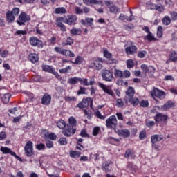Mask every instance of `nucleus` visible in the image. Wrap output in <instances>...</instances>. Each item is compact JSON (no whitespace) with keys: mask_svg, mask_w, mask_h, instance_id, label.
<instances>
[{"mask_svg":"<svg viewBox=\"0 0 177 177\" xmlns=\"http://www.w3.org/2000/svg\"><path fill=\"white\" fill-rule=\"evenodd\" d=\"M55 13L56 15H66L67 10L64 7H59L55 9Z\"/></svg>","mask_w":177,"mask_h":177,"instance_id":"473e14b6","label":"nucleus"},{"mask_svg":"<svg viewBox=\"0 0 177 177\" xmlns=\"http://www.w3.org/2000/svg\"><path fill=\"white\" fill-rule=\"evenodd\" d=\"M69 155L71 158H79V157H81V152L79 151H70Z\"/></svg>","mask_w":177,"mask_h":177,"instance_id":"72a5a7b5","label":"nucleus"},{"mask_svg":"<svg viewBox=\"0 0 177 177\" xmlns=\"http://www.w3.org/2000/svg\"><path fill=\"white\" fill-rule=\"evenodd\" d=\"M99 132H100V127H95L93 130V136H97V135H99Z\"/></svg>","mask_w":177,"mask_h":177,"instance_id":"052dcab7","label":"nucleus"},{"mask_svg":"<svg viewBox=\"0 0 177 177\" xmlns=\"http://www.w3.org/2000/svg\"><path fill=\"white\" fill-rule=\"evenodd\" d=\"M77 95H86V88L85 87L80 86L77 91Z\"/></svg>","mask_w":177,"mask_h":177,"instance_id":"6e6d98bb","label":"nucleus"},{"mask_svg":"<svg viewBox=\"0 0 177 177\" xmlns=\"http://www.w3.org/2000/svg\"><path fill=\"white\" fill-rule=\"evenodd\" d=\"M145 125L148 128H151L152 127H154V125H156V122L154 121L148 120L146 122Z\"/></svg>","mask_w":177,"mask_h":177,"instance_id":"0e129e2a","label":"nucleus"},{"mask_svg":"<svg viewBox=\"0 0 177 177\" xmlns=\"http://www.w3.org/2000/svg\"><path fill=\"white\" fill-rule=\"evenodd\" d=\"M93 64L95 66V70L100 71L102 70V68H103V64L99 62V61H95L93 62Z\"/></svg>","mask_w":177,"mask_h":177,"instance_id":"09e8293b","label":"nucleus"},{"mask_svg":"<svg viewBox=\"0 0 177 177\" xmlns=\"http://www.w3.org/2000/svg\"><path fill=\"white\" fill-rule=\"evenodd\" d=\"M114 75L115 78H122L124 77L123 73L120 69L115 68Z\"/></svg>","mask_w":177,"mask_h":177,"instance_id":"4c0bfd02","label":"nucleus"},{"mask_svg":"<svg viewBox=\"0 0 177 177\" xmlns=\"http://www.w3.org/2000/svg\"><path fill=\"white\" fill-rule=\"evenodd\" d=\"M89 106L91 109H93V100L91 97H87L86 99H83L80 102H79L76 107L82 110L89 107Z\"/></svg>","mask_w":177,"mask_h":177,"instance_id":"20e7f679","label":"nucleus"},{"mask_svg":"<svg viewBox=\"0 0 177 177\" xmlns=\"http://www.w3.org/2000/svg\"><path fill=\"white\" fill-rule=\"evenodd\" d=\"M58 143L60 146H66L68 143V140H67V138L62 137L59 139Z\"/></svg>","mask_w":177,"mask_h":177,"instance_id":"a19ab883","label":"nucleus"},{"mask_svg":"<svg viewBox=\"0 0 177 177\" xmlns=\"http://www.w3.org/2000/svg\"><path fill=\"white\" fill-rule=\"evenodd\" d=\"M145 138H146V130H142L140 131L139 134V139H140V140H143V139H145Z\"/></svg>","mask_w":177,"mask_h":177,"instance_id":"69168bd1","label":"nucleus"},{"mask_svg":"<svg viewBox=\"0 0 177 177\" xmlns=\"http://www.w3.org/2000/svg\"><path fill=\"white\" fill-rule=\"evenodd\" d=\"M104 57H106L108 60V64H117L118 60L113 58V54L109 52V50L104 49L103 51Z\"/></svg>","mask_w":177,"mask_h":177,"instance_id":"1a4fd4ad","label":"nucleus"},{"mask_svg":"<svg viewBox=\"0 0 177 177\" xmlns=\"http://www.w3.org/2000/svg\"><path fill=\"white\" fill-rule=\"evenodd\" d=\"M154 120L156 124H167L168 121V115H164L161 113H158L156 114Z\"/></svg>","mask_w":177,"mask_h":177,"instance_id":"9d476101","label":"nucleus"},{"mask_svg":"<svg viewBox=\"0 0 177 177\" xmlns=\"http://www.w3.org/2000/svg\"><path fill=\"white\" fill-rule=\"evenodd\" d=\"M162 139H164V137L162 136V135L155 134L153 136H151V142L152 143V147H155V149H157L158 147L156 146V143H157V142H161Z\"/></svg>","mask_w":177,"mask_h":177,"instance_id":"f3484780","label":"nucleus"},{"mask_svg":"<svg viewBox=\"0 0 177 177\" xmlns=\"http://www.w3.org/2000/svg\"><path fill=\"white\" fill-rule=\"evenodd\" d=\"M68 122V124H67L66 127L62 131V133L66 136V138H70V136H73L77 131V120L74 116H71Z\"/></svg>","mask_w":177,"mask_h":177,"instance_id":"f257e3e1","label":"nucleus"},{"mask_svg":"<svg viewBox=\"0 0 177 177\" xmlns=\"http://www.w3.org/2000/svg\"><path fill=\"white\" fill-rule=\"evenodd\" d=\"M175 106V103L171 100H168L164 105L161 106V110L167 111L169 109H172Z\"/></svg>","mask_w":177,"mask_h":177,"instance_id":"5701e85b","label":"nucleus"},{"mask_svg":"<svg viewBox=\"0 0 177 177\" xmlns=\"http://www.w3.org/2000/svg\"><path fill=\"white\" fill-rule=\"evenodd\" d=\"M82 62H84V58H82V57L81 56H77L75 61H71V63L72 64H77L78 66L81 65Z\"/></svg>","mask_w":177,"mask_h":177,"instance_id":"c9c22d12","label":"nucleus"},{"mask_svg":"<svg viewBox=\"0 0 177 177\" xmlns=\"http://www.w3.org/2000/svg\"><path fill=\"white\" fill-rule=\"evenodd\" d=\"M57 27H59V28H60V31H62V32H66V31H67V28H66V25L64 24L62 22H58L57 24Z\"/></svg>","mask_w":177,"mask_h":177,"instance_id":"37998d69","label":"nucleus"},{"mask_svg":"<svg viewBox=\"0 0 177 177\" xmlns=\"http://www.w3.org/2000/svg\"><path fill=\"white\" fill-rule=\"evenodd\" d=\"M9 176L10 177H24V175L23 174V172L18 171V172H17L16 176H15V175H13L12 174H10Z\"/></svg>","mask_w":177,"mask_h":177,"instance_id":"774afa93","label":"nucleus"},{"mask_svg":"<svg viewBox=\"0 0 177 177\" xmlns=\"http://www.w3.org/2000/svg\"><path fill=\"white\" fill-rule=\"evenodd\" d=\"M118 133L119 136H123V138H129L131 136V131L129 129L118 130Z\"/></svg>","mask_w":177,"mask_h":177,"instance_id":"393cba45","label":"nucleus"},{"mask_svg":"<svg viewBox=\"0 0 177 177\" xmlns=\"http://www.w3.org/2000/svg\"><path fill=\"white\" fill-rule=\"evenodd\" d=\"M123 106H124V100H122V98H118L116 100V106L119 109H121Z\"/></svg>","mask_w":177,"mask_h":177,"instance_id":"de8ad7c7","label":"nucleus"},{"mask_svg":"<svg viewBox=\"0 0 177 177\" xmlns=\"http://www.w3.org/2000/svg\"><path fill=\"white\" fill-rule=\"evenodd\" d=\"M29 42L32 46H37V48H39V49H42L44 48V44L42 43V41L39 40L38 37H30Z\"/></svg>","mask_w":177,"mask_h":177,"instance_id":"9b49d317","label":"nucleus"},{"mask_svg":"<svg viewBox=\"0 0 177 177\" xmlns=\"http://www.w3.org/2000/svg\"><path fill=\"white\" fill-rule=\"evenodd\" d=\"M170 16L172 21H176L177 20V12L172 11L170 12Z\"/></svg>","mask_w":177,"mask_h":177,"instance_id":"680f3d73","label":"nucleus"},{"mask_svg":"<svg viewBox=\"0 0 177 177\" xmlns=\"http://www.w3.org/2000/svg\"><path fill=\"white\" fill-rule=\"evenodd\" d=\"M2 102L4 103V104H8L10 100V94L6 93L3 95V96L1 98Z\"/></svg>","mask_w":177,"mask_h":177,"instance_id":"e433bc0d","label":"nucleus"},{"mask_svg":"<svg viewBox=\"0 0 177 177\" xmlns=\"http://www.w3.org/2000/svg\"><path fill=\"white\" fill-rule=\"evenodd\" d=\"M119 20H127V21H132V17H127L124 14H120L119 16Z\"/></svg>","mask_w":177,"mask_h":177,"instance_id":"a18cd8bd","label":"nucleus"},{"mask_svg":"<svg viewBox=\"0 0 177 177\" xmlns=\"http://www.w3.org/2000/svg\"><path fill=\"white\" fill-rule=\"evenodd\" d=\"M45 142H46V147H47V149H52L53 148V141L50 140H48V139H44Z\"/></svg>","mask_w":177,"mask_h":177,"instance_id":"49530a36","label":"nucleus"},{"mask_svg":"<svg viewBox=\"0 0 177 177\" xmlns=\"http://www.w3.org/2000/svg\"><path fill=\"white\" fill-rule=\"evenodd\" d=\"M68 70H71V66H68L64 68L59 69V73H60V74H66V73H68Z\"/></svg>","mask_w":177,"mask_h":177,"instance_id":"bf43d9fd","label":"nucleus"},{"mask_svg":"<svg viewBox=\"0 0 177 177\" xmlns=\"http://www.w3.org/2000/svg\"><path fill=\"white\" fill-rule=\"evenodd\" d=\"M86 24H88L89 27L93 26V18L85 17Z\"/></svg>","mask_w":177,"mask_h":177,"instance_id":"13d9d810","label":"nucleus"},{"mask_svg":"<svg viewBox=\"0 0 177 177\" xmlns=\"http://www.w3.org/2000/svg\"><path fill=\"white\" fill-rule=\"evenodd\" d=\"M108 142L110 143V145H113V146H119L120 139L115 138L113 137H109L108 138Z\"/></svg>","mask_w":177,"mask_h":177,"instance_id":"c85d7f7f","label":"nucleus"},{"mask_svg":"<svg viewBox=\"0 0 177 177\" xmlns=\"http://www.w3.org/2000/svg\"><path fill=\"white\" fill-rule=\"evenodd\" d=\"M124 28L126 31H131V30H133V28H135V25H133V24H128L124 25Z\"/></svg>","mask_w":177,"mask_h":177,"instance_id":"8fccbe9b","label":"nucleus"},{"mask_svg":"<svg viewBox=\"0 0 177 177\" xmlns=\"http://www.w3.org/2000/svg\"><path fill=\"white\" fill-rule=\"evenodd\" d=\"M118 125V121L115 115H111L106 120V127L109 129H115Z\"/></svg>","mask_w":177,"mask_h":177,"instance_id":"423d86ee","label":"nucleus"},{"mask_svg":"<svg viewBox=\"0 0 177 177\" xmlns=\"http://www.w3.org/2000/svg\"><path fill=\"white\" fill-rule=\"evenodd\" d=\"M143 39L145 41H149V42H151L152 41H158V39L154 37V35H153L151 32H149V33L144 36Z\"/></svg>","mask_w":177,"mask_h":177,"instance_id":"a878e982","label":"nucleus"},{"mask_svg":"<svg viewBox=\"0 0 177 177\" xmlns=\"http://www.w3.org/2000/svg\"><path fill=\"white\" fill-rule=\"evenodd\" d=\"M141 69L143 71L145 74H147V73H149V67L146 64H142Z\"/></svg>","mask_w":177,"mask_h":177,"instance_id":"338daca9","label":"nucleus"},{"mask_svg":"<svg viewBox=\"0 0 177 177\" xmlns=\"http://www.w3.org/2000/svg\"><path fill=\"white\" fill-rule=\"evenodd\" d=\"M54 50L59 53V55H62L65 57L70 58V57H75V54L73 53V51L70 50L69 49H64L62 47L56 46L54 48Z\"/></svg>","mask_w":177,"mask_h":177,"instance_id":"7ed1b4c3","label":"nucleus"},{"mask_svg":"<svg viewBox=\"0 0 177 177\" xmlns=\"http://www.w3.org/2000/svg\"><path fill=\"white\" fill-rule=\"evenodd\" d=\"M127 47L125 48L124 50L127 55H135L138 52V47L135 46L133 42L129 41Z\"/></svg>","mask_w":177,"mask_h":177,"instance_id":"ddd939ff","label":"nucleus"},{"mask_svg":"<svg viewBox=\"0 0 177 177\" xmlns=\"http://www.w3.org/2000/svg\"><path fill=\"white\" fill-rule=\"evenodd\" d=\"M41 67L43 71H45L46 73H50V74H52V73H53L55 70V68H53V66L49 65H42Z\"/></svg>","mask_w":177,"mask_h":177,"instance_id":"2f4dec72","label":"nucleus"},{"mask_svg":"<svg viewBox=\"0 0 177 177\" xmlns=\"http://www.w3.org/2000/svg\"><path fill=\"white\" fill-rule=\"evenodd\" d=\"M102 169L105 172H110L111 171V167H110V162L105 161L102 164Z\"/></svg>","mask_w":177,"mask_h":177,"instance_id":"cd10ccee","label":"nucleus"},{"mask_svg":"<svg viewBox=\"0 0 177 177\" xmlns=\"http://www.w3.org/2000/svg\"><path fill=\"white\" fill-rule=\"evenodd\" d=\"M79 82L81 85L84 86H89V83L88 82V79L79 77Z\"/></svg>","mask_w":177,"mask_h":177,"instance_id":"c03bdc74","label":"nucleus"},{"mask_svg":"<svg viewBox=\"0 0 177 177\" xmlns=\"http://www.w3.org/2000/svg\"><path fill=\"white\" fill-rule=\"evenodd\" d=\"M136 152L132 149H128L126 150L124 157V158H131V160H135L136 158Z\"/></svg>","mask_w":177,"mask_h":177,"instance_id":"6ab92c4d","label":"nucleus"},{"mask_svg":"<svg viewBox=\"0 0 177 177\" xmlns=\"http://www.w3.org/2000/svg\"><path fill=\"white\" fill-rule=\"evenodd\" d=\"M20 14V8L15 7L12 10H8L6 13V19L8 23H13L16 17Z\"/></svg>","mask_w":177,"mask_h":177,"instance_id":"f03ea898","label":"nucleus"},{"mask_svg":"<svg viewBox=\"0 0 177 177\" xmlns=\"http://www.w3.org/2000/svg\"><path fill=\"white\" fill-rule=\"evenodd\" d=\"M28 59L30 62H31V63H32L33 64H35V63H38V62L39 61V57L36 53H30L28 55Z\"/></svg>","mask_w":177,"mask_h":177,"instance_id":"b1692460","label":"nucleus"},{"mask_svg":"<svg viewBox=\"0 0 177 177\" xmlns=\"http://www.w3.org/2000/svg\"><path fill=\"white\" fill-rule=\"evenodd\" d=\"M124 102L125 104H128V103H130L133 105V107H135V106H138V104H139L140 103L139 98L133 97H131L130 98H128V97H124Z\"/></svg>","mask_w":177,"mask_h":177,"instance_id":"2eb2a0df","label":"nucleus"},{"mask_svg":"<svg viewBox=\"0 0 177 177\" xmlns=\"http://www.w3.org/2000/svg\"><path fill=\"white\" fill-rule=\"evenodd\" d=\"M147 55V52L146 50L138 51L137 56L139 59H143V57H146Z\"/></svg>","mask_w":177,"mask_h":177,"instance_id":"864d4df0","label":"nucleus"},{"mask_svg":"<svg viewBox=\"0 0 177 177\" xmlns=\"http://www.w3.org/2000/svg\"><path fill=\"white\" fill-rule=\"evenodd\" d=\"M77 21V16L68 15V18H66L65 24L68 26H75Z\"/></svg>","mask_w":177,"mask_h":177,"instance_id":"412c9836","label":"nucleus"},{"mask_svg":"<svg viewBox=\"0 0 177 177\" xmlns=\"http://www.w3.org/2000/svg\"><path fill=\"white\" fill-rule=\"evenodd\" d=\"M81 32H82L81 29H77L75 28H73L70 31V34L72 35H81Z\"/></svg>","mask_w":177,"mask_h":177,"instance_id":"58836bf2","label":"nucleus"},{"mask_svg":"<svg viewBox=\"0 0 177 177\" xmlns=\"http://www.w3.org/2000/svg\"><path fill=\"white\" fill-rule=\"evenodd\" d=\"M106 6H108L111 13H118V8L114 5L111 1H107L105 2Z\"/></svg>","mask_w":177,"mask_h":177,"instance_id":"aec40b11","label":"nucleus"},{"mask_svg":"<svg viewBox=\"0 0 177 177\" xmlns=\"http://www.w3.org/2000/svg\"><path fill=\"white\" fill-rule=\"evenodd\" d=\"M36 149L37 150H39V151H41V150H45L46 147H45V144L41 142L36 145Z\"/></svg>","mask_w":177,"mask_h":177,"instance_id":"4d7b16f0","label":"nucleus"},{"mask_svg":"<svg viewBox=\"0 0 177 177\" xmlns=\"http://www.w3.org/2000/svg\"><path fill=\"white\" fill-rule=\"evenodd\" d=\"M78 82H80V77H71L68 80V84H70V85H75Z\"/></svg>","mask_w":177,"mask_h":177,"instance_id":"f704fd0d","label":"nucleus"},{"mask_svg":"<svg viewBox=\"0 0 177 177\" xmlns=\"http://www.w3.org/2000/svg\"><path fill=\"white\" fill-rule=\"evenodd\" d=\"M171 17L169 16H165L164 18L162 19V21L165 26H169L171 24Z\"/></svg>","mask_w":177,"mask_h":177,"instance_id":"79ce46f5","label":"nucleus"},{"mask_svg":"<svg viewBox=\"0 0 177 177\" xmlns=\"http://www.w3.org/2000/svg\"><path fill=\"white\" fill-rule=\"evenodd\" d=\"M135 96V88L132 86H129L126 91V97L127 99H129L131 97H133Z\"/></svg>","mask_w":177,"mask_h":177,"instance_id":"bb28decb","label":"nucleus"},{"mask_svg":"<svg viewBox=\"0 0 177 177\" xmlns=\"http://www.w3.org/2000/svg\"><path fill=\"white\" fill-rule=\"evenodd\" d=\"M127 68H133V67H135V63L133 62V60L128 59L127 61Z\"/></svg>","mask_w":177,"mask_h":177,"instance_id":"5fc2aeb1","label":"nucleus"},{"mask_svg":"<svg viewBox=\"0 0 177 177\" xmlns=\"http://www.w3.org/2000/svg\"><path fill=\"white\" fill-rule=\"evenodd\" d=\"M84 3L87 6H93V5H103V2L99 0H83Z\"/></svg>","mask_w":177,"mask_h":177,"instance_id":"4be33fe9","label":"nucleus"},{"mask_svg":"<svg viewBox=\"0 0 177 177\" xmlns=\"http://www.w3.org/2000/svg\"><path fill=\"white\" fill-rule=\"evenodd\" d=\"M57 128H59V129H62V131H64V129H66V128H67L66 121H64V120H59L58 122H57Z\"/></svg>","mask_w":177,"mask_h":177,"instance_id":"7c9ffc66","label":"nucleus"},{"mask_svg":"<svg viewBox=\"0 0 177 177\" xmlns=\"http://www.w3.org/2000/svg\"><path fill=\"white\" fill-rule=\"evenodd\" d=\"M24 150L26 157H32L34 156V146L31 140H28L26 143Z\"/></svg>","mask_w":177,"mask_h":177,"instance_id":"6e6552de","label":"nucleus"},{"mask_svg":"<svg viewBox=\"0 0 177 177\" xmlns=\"http://www.w3.org/2000/svg\"><path fill=\"white\" fill-rule=\"evenodd\" d=\"M156 35H157L158 38H162V35H164V32L162 30V26H158Z\"/></svg>","mask_w":177,"mask_h":177,"instance_id":"ea45409f","label":"nucleus"},{"mask_svg":"<svg viewBox=\"0 0 177 177\" xmlns=\"http://www.w3.org/2000/svg\"><path fill=\"white\" fill-rule=\"evenodd\" d=\"M101 76L102 81H106V82H113V80H114V74L113 73V71H110L109 69L102 70Z\"/></svg>","mask_w":177,"mask_h":177,"instance_id":"39448f33","label":"nucleus"},{"mask_svg":"<svg viewBox=\"0 0 177 177\" xmlns=\"http://www.w3.org/2000/svg\"><path fill=\"white\" fill-rule=\"evenodd\" d=\"M151 96L162 100V99H165V92L158 90V88H155L151 92Z\"/></svg>","mask_w":177,"mask_h":177,"instance_id":"4468645a","label":"nucleus"},{"mask_svg":"<svg viewBox=\"0 0 177 177\" xmlns=\"http://www.w3.org/2000/svg\"><path fill=\"white\" fill-rule=\"evenodd\" d=\"M27 21H31V17L27 15L25 12H22L19 15L16 23H17L18 26H26V23H27Z\"/></svg>","mask_w":177,"mask_h":177,"instance_id":"0eeeda50","label":"nucleus"},{"mask_svg":"<svg viewBox=\"0 0 177 177\" xmlns=\"http://www.w3.org/2000/svg\"><path fill=\"white\" fill-rule=\"evenodd\" d=\"M98 86L101 89L106 93V95H109V96H114V91H113V88H111V86H107L103 83L99 82Z\"/></svg>","mask_w":177,"mask_h":177,"instance_id":"f8f14e48","label":"nucleus"},{"mask_svg":"<svg viewBox=\"0 0 177 177\" xmlns=\"http://www.w3.org/2000/svg\"><path fill=\"white\" fill-rule=\"evenodd\" d=\"M41 103L43 106H49L52 103V96L48 93H45L41 97Z\"/></svg>","mask_w":177,"mask_h":177,"instance_id":"dca6fc26","label":"nucleus"},{"mask_svg":"<svg viewBox=\"0 0 177 177\" xmlns=\"http://www.w3.org/2000/svg\"><path fill=\"white\" fill-rule=\"evenodd\" d=\"M140 107H149V101L142 100L140 102Z\"/></svg>","mask_w":177,"mask_h":177,"instance_id":"e2e57ef3","label":"nucleus"},{"mask_svg":"<svg viewBox=\"0 0 177 177\" xmlns=\"http://www.w3.org/2000/svg\"><path fill=\"white\" fill-rule=\"evenodd\" d=\"M0 151L3 153V154H10V156H13V157L15 158H20L16 154V152L12 151L10 148H8V147H1Z\"/></svg>","mask_w":177,"mask_h":177,"instance_id":"a211bd4d","label":"nucleus"},{"mask_svg":"<svg viewBox=\"0 0 177 177\" xmlns=\"http://www.w3.org/2000/svg\"><path fill=\"white\" fill-rule=\"evenodd\" d=\"M73 44H74V39H73V38H71V37H68L66 40L62 43V46H71Z\"/></svg>","mask_w":177,"mask_h":177,"instance_id":"c756f323","label":"nucleus"},{"mask_svg":"<svg viewBox=\"0 0 177 177\" xmlns=\"http://www.w3.org/2000/svg\"><path fill=\"white\" fill-rule=\"evenodd\" d=\"M170 59L171 60V62H174V63L177 62L176 52L175 51L171 52Z\"/></svg>","mask_w":177,"mask_h":177,"instance_id":"603ef678","label":"nucleus"},{"mask_svg":"<svg viewBox=\"0 0 177 177\" xmlns=\"http://www.w3.org/2000/svg\"><path fill=\"white\" fill-rule=\"evenodd\" d=\"M45 136H47V138L50 139V140H56V139H57V136L55 133H50L48 134V136L45 134Z\"/></svg>","mask_w":177,"mask_h":177,"instance_id":"3c124183","label":"nucleus"}]
</instances>
